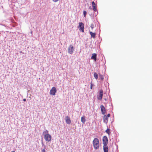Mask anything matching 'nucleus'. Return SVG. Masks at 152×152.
I'll use <instances>...</instances> for the list:
<instances>
[{"mask_svg":"<svg viewBox=\"0 0 152 152\" xmlns=\"http://www.w3.org/2000/svg\"><path fill=\"white\" fill-rule=\"evenodd\" d=\"M43 134L44 136L45 140L47 142H50L51 140V136L49 134L48 131L47 130L43 132Z\"/></svg>","mask_w":152,"mask_h":152,"instance_id":"1","label":"nucleus"},{"mask_svg":"<svg viewBox=\"0 0 152 152\" xmlns=\"http://www.w3.org/2000/svg\"><path fill=\"white\" fill-rule=\"evenodd\" d=\"M93 145L95 149H99V140L97 138H95L94 139L93 142Z\"/></svg>","mask_w":152,"mask_h":152,"instance_id":"2","label":"nucleus"},{"mask_svg":"<svg viewBox=\"0 0 152 152\" xmlns=\"http://www.w3.org/2000/svg\"><path fill=\"white\" fill-rule=\"evenodd\" d=\"M74 48L73 46L72 45H70L68 48V53L70 54H72L74 51Z\"/></svg>","mask_w":152,"mask_h":152,"instance_id":"3","label":"nucleus"},{"mask_svg":"<svg viewBox=\"0 0 152 152\" xmlns=\"http://www.w3.org/2000/svg\"><path fill=\"white\" fill-rule=\"evenodd\" d=\"M56 91V88L55 87H53L50 90V94L51 95H55Z\"/></svg>","mask_w":152,"mask_h":152,"instance_id":"4","label":"nucleus"},{"mask_svg":"<svg viewBox=\"0 0 152 152\" xmlns=\"http://www.w3.org/2000/svg\"><path fill=\"white\" fill-rule=\"evenodd\" d=\"M103 143L104 145H107L108 143V139L106 136H104L103 138Z\"/></svg>","mask_w":152,"mask_h":152,"instance_id":"5","label":"nucleus"},{"mask_svg":"<svg viewBox=\"0 0 152 152\" xmlns=\"http://www.w3.org/2000/svg\"><path fill=\"white\" fill-rule=\"evenodd\" d=\"M103 91L102 90H100L99 91V94L97 96L98 99L100 100H101L103 96Z\"/></svg>","mask_w":152,"mask_h":152,"instance_id":"6","label":"nucleus"},{"mask_svg":"<svg viewBox=\"0 0 152 152\" xmlns=\"http://www.w3.org/2000/svg\"><path fill=\"white\" fill-rule=\"evenodd\" d=\"M79 26L80 28V31H81L82 32H83L84 26L83 23H79Z\"/></svg>","mask_w":152,"mask_h":152,"instance_id":"7","label":"nucleus"},{"mask_svg":"<svg viewBox=\"0 0 152 152\" xmlns=\"http://www.w3.org/2000/svg\"><path fill=\"white\" fill-rule=\"evenodd\" d=\"M100 107L102 114L103 115L105 113V107L103 105H101L100 106Z\"/></svg>","mask_w":152,"mask_h":152,"instance_id":"8","label":"nucleus"},{"mask_svg":"<svg viewBox=\"0 0 152 152\" xmlns=\"http://www.w3.org/2000/svg\"><path fill=\"white\" fill-rule=\"evenodd\" d=\"M65 120L66 123L68 124H70L71 123V121L69 117L68 116L65 118Z\"/></svg>","mask_w":152,"mask_h":152,"instance_id":"9","label":"nucleus"},{"mask_svg":"<svg viewBox=\"0 0 152 152\" xmlns=\"http://www.w3.org/2000/svg\"><path fill=\"white\" fill-rule=\"evenodd\" d=\"M96 56L97 55L96 53H93L91 58V59H94L95 61H96Z\"/></svg>","mask_w":152,"mask_h":152,"instance_id":"10","label":"nucleus"},{"mask_svg":"<svg viewBox=\"0 0 152 152\" xmlns=\"http://www.w3.org/2000/svg\"><path fill=\"white\" fill-rule=\"evenodd\" d=\"M103 150L104 152H108V148L107 145H104Z\"/></svg>","mask_w":152,"mask_h":152,"instance_id":"11","label":"nucleus"},{"mask_svg":"<svg viewBox=\"0 0 152 152\" xmlns=\"http://www.w3.org/2000/svg\"><path fill=\"white\" fill-rule=\"evenodd\" d=\"M92 4L94 11H96L97 10L96 8V4L95 2L94 1H93L92 2Z\"/></svg>","mask_w":152,"mask_h":152,"instance_id":"12","label":"nucleus"},{"mask_svg":"<svg viewBox=\"0 0 152 152\" xmlns=\"http://www.w3.org/2000/svg\"><path fill=\"white\" fill-rule=\"evenodd\" d=\"M104 122L106 124H107L108 122V117L106 115H104L103 117Z\"/></svg>","mask_w":152,"mask_h":152,"instance_id":"13","label":"nucleus"},{"mask_svg":"<svg viewBox=\"0 0 152 152\" xmlns=\"http://www.w3.org/2000/svg\"><path fill=\"white\" fill-rule=\"evenodd\" d=\"M90 34L91 35V37L94 38L96 34L95 33H93L91 31H89Z\"/></svg>","mask_w":152,"mask_h":152,"instance_id":"14","label":"nucleus"},{"mask_svg":"<svg viewBox=\"0 0 152 152\" xmlns=\"http://www.w3.org/2000/svg\"><path fill=\"white\" fill-rule=\"evenodd\" d=\"M86 119L84 116L82 117L81 118V121L84 124L86 121Z\"/></svg>","mask_w":152,"mask_h":152,"instance_id":"15","label":"nucleus"},{"mask_svg":"<svg viewBox=\"0 0 152 152\" xmlns=\"http://www.w3.org/2000/svg\"><path fill=\"white\" fill-rule=\"evenodd\" d=\"M94 77L96 79H97L98 78V74L96 73V72H95L94 73Z\"/></svg>","mask_w":152,"mask_h":152,"instance_id":"16","label":"nucleus"},{"mask_svg":"<svg viewBox=\"0 0 152 152\" xmlns=\"http://www.w3.org/2000/svg\"><path fill=\"white\" fill-rule=\"evenodd\" d=\"M99 77L102 80H104V77L103 75H101V74H99Z\"/></svg>","mask_w":152,"mask_h":152,"instance_id":"17","label":"nucleus"},{"mask_svg":"<svg viewBox=\"0 0 152 152\" xmlns=\"http://www.w3.org/2000/svg\"><path fill=\"white\" fill-rule=\"evenodd\" d=\"M106 132L108 134H110V129H107L106 130Z\"/></svg>","mask_w":152,"mask_h":152,"instance_id":"18","label":"nucleus"},{"mask_svg":"<svg viewBox=\"0 0 152 152\" xmlns=\"http://www.w3.org/2000/svg\"><path fill=\"white\" fill-rule=\"evenodd\" d=\"M83 15L84 17H86V11H83Z\"/></svg>","mask_w":152,"mask_h":152,"instance_id":"19","label":"nucleus"},{"mask_svg":"<svg viewBox=\"0 0 152 152\" xmlns=\"http://www.w3.org/2000/svg\"><path fill=\"white\" fill-rule=\"evenodd\" d=\"M91 27L92 29H93L94 27V25L93 24H91Z\"/></svg>","mask_w":152,"mask_h":152,"instance_id":"20","label":"nucleus"},{"mask_svg":"<svg viewBox=\"0 0 152 152\" xmlns=\"http://www.w3.org/2000/svg\"><path fill=\"white\" fill-rule=\"evenodd\" d=\"M52 0L54 2H56L59 1V0Z\"/></svg>","mask_w":152,"mask_h":152,"instance_id":"21","label":"nucleus"},{"mask_svg":"<svg viewBox=\"0 0 152 152\" xmlns=\"http://www.w3.org/2000/svg\"><path fill=\"white\" fill-rule=\"evenodd\" d=\"M42 152H45V149L42 150Z\"/></svg>","mask_w":152,"mask_h":152,"instance_id":"22","label":"nucleus"},{"mask_svg":"<svg viewBox=\"0 0 152 152\" xmlns=\"http://www.w3.org/2000/svg\"><path fill=\"white\" fill-rule=\"evenodd\" d=\"M93 86V85L91 83V87H90V88L91 89H92V86Z\"/></svg>","mask_w":152,"mask_h":152,"instance_id":"23","label":"nucleus"},{"mask_svg":"<svg viewBox=\"0 0 152 152\" xmlns=\"http://www.w3.org/2000/svg\"><path fill=\"white\" fill-rule=\"evenodd\" d=\"M107 116V117H109L110 116V114H108Z\"/></svg>","mask_w":152,"mask_h":152,"instance_id":"24","label":"nucleus"},{"mask_svg":"<svg viewBox=\"0 0 152 152\" xmlns=\"http://www.w3.org/2000/svg\"><path fill=\"white\" fill-rule=\"evenodd\" d=\"M23 101L25 102L26 101V99H23Z\"/></svg>","mask_w":152,"mask_h":152,"instance_id":"25","label":"nucleus"},{"mask_svg":"<svg viewBox=\"0 0 152 152\" xmlns=\"http://www.w3.org/2000/svg\"><path fill=\"white\" fill-rule=\"evenodd\" d=\"M11 152H15V151H12Z\"/></svg>","mask_w":152,"mask_h":152,"instance_id":"26","label":"nucleus"}]
</instances>
